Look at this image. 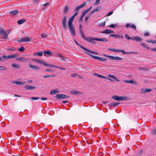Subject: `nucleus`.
I'll return each instance as SVG.
<instances>
[{
	"instance_id": "nucleus-1",
	"label": "nucleus",
	"mask_w": 156,
	"mask_h": 156,
	"mask_svg": "<svg viewBox=\"0 0 156 156\" xmlns=\"http://www.w3.org/2000/svg\"><path fill=\"white\" fill-rule=\"evenodd\" d=\"M78 14L77 12L75 13L72 16H71L68 22V24L69 29L71 32V35L73 36H74L75 35V28L72 24L73 22V21L74 18Z\"/></svg>"
},
{
	"instance_id": "nucleus-2",
	"label": "nucleus",
	"mask_w": 156,
	"mask_h": 156,
	"mask_svg": "<svg viewBox=\"0 0 156 156\" xmlns=\"http://www.w3.org/2000/svg\"><path fill=\"white\" fill-rule=\"evenodd\" d=\"M112 98L117 101H122L127 100V97H119L116 95L113 96Z\"/></svg>"
},
{
	"instance_id": "nucleus-3",
	"label": "nucleus",
	"mask_w": 156,
	"mask_h": 156,
	"mask_svg": "<svg viewBox=\"0 0 156 156\" xmlns=\"http://www.w3.org/2000/svg\"><path fill=\"white\" fill-rule=\"evenodd\" d=\"M69 97V96L65 95L64 94H58L55 96V98L57 99H60L68 98Z\"/></svg>"
},
{
	"instance_id": "nucleus-4",
	"label": "nucleus",
	"mask_w": 156,
	"mask_h": 156,
	"mask_svg": "<svg viewBox=\"0 0 156 156\" xmlns=\"http://www.w3.org/2000/svg\"><path fill=\"white\" fill-rule=\"evenodd\" d=\"M31 39L30 37H22L18 40V42H29L31 41Z\"/></svg>"
},
{
	"instance_id": "nucleus-5",
	"label": "nucleus",
	"mask_w": 156,
	"mask_h": 156,
	"mask_svg": "<svg viewBox=\"0 0 156 156\" xmlns=\"http://www.w3.org/2000/svg\"><path fill=\"white\" fill-rule=\"evenodd\" d=\"M88 54L89 55L90 57H91L94 59H97L99 61H106V59L104 58L98 56H94L90 54Z\"/></svg>"
},
{
	"instance_id": "nucleus-6",
	"label": "nucleus",
	"mask_w": 156,
	"mask_h": 156,
	"mask_svg": "<svg viewBox=\"0 0 156 156\" xmlns=\"http://www.w3.org/2000/svg\"><path fill=\"white\" fill-rule=\"evenodd\" d=\"M107 58L112 60H121L123 59L121 57H114L113 56L109 55H108V56H107Z\"/></svg>"
},
{
	"instance_id": "nucleus-7",
	"label": "nucleus",
	"mask_w": 156,
	"mask_h": 156,
	"mask_svg": "<svg viewBox=\"0 0 156 156\" xmlns=\"http://www.w3.org/2000/svg\"><path fill=\"white\" fill-rule=\"evenodd\" d=\"M93 74L94 76H96V77H101V78H102L104 79H107L108 80L110 81L112 80L111 79L108 78V77H107L105 76L101 75L99 74H98L97 73H93Z\"/></svg>"
},
{
	"instance_id": "nucleus-8",
	"label": "nucleus",
	"mask_w": 156,
	"mask_h": 156,
	"mask_svg": "<svg viewBox=\"0 0 156 156\" xmlns=\"http://www.w3.org/2000/svg\"><path fill=\"white\" fill-rule=\"evenodd\" d=\"M152 90L151 88H143L141 89V93L143 94H144L147 92H150Z\"/></svg>"
},
{
	"instance_id": "nucleus-9",
	"label": "nucleus",
	"mask_w": 156,
	"mask_h": 156,
	"mask_svg": "<svg viewBox=\"0 0 156 156\" xmlns=\"http://www.w3.org/2000/svg\"><path fill=\"white\" fill-rule=\"evenodd\" d=\"M86 3L85 2H84L81 5L76 7L75 9V11L76 12H77L82 8L85 6L86 5Z\"/></svg>"
},
{
	"instance_id": "nucleus-10",
	"label": "nucleus",
	"mask_w": 156,
	"mask_h": 156,
	"mask_svg": "<svg viewBox=\"0 0 156 156\" xmlns=\"http://www.w3.org/2000/svg\"><path fill=\"white\" fill-rule=\"evenodd\" d=\"M32 60L39 64L43 65L45 66L46 62L43 60H38L35 59H33Z\"/></svg>"
},
{
	"instance_id": "nucleus-11",
	"label": "nucleus",
	"mask_w": 156,
	"mask_h": 156,
	"mask_svg": "<svg viewBox=\"0 0 156 156\" xmlns=\"http://www.w3.org/2000/svg\"><path fill=\"white\" fill-rule=\"evenodd\" d=\"M123 82L124 83H131L134 85H136L137 84V82L133 80H124L123 81Z\"/></svg>"
},
{
	"instance_id": "nucleus-12",
	"label": "nucleus",
	"mask_w": 156,
	"mask_h": 156,
	"mask_svg": "<svg viewBox=\"0 0 156 156\" xmlns=\"http://www.w3.org/2000/svg\"><path fill=\"white\" fill-rule=\"evenodd\" d=\"M66 17L65 16L63 18L62 20V24L63 27L64 29H66Z\"/></svg>"
},
{
	"instance_id": "nucleus-13",
	"label": "nucleus",
	"mask_w": 156,
	"mask_h": 156,
	"mask_svg": "<svg viewBox=\"0 0 156 156\" xmlns=\"http://www.w3.org/2000/svg\"><path fill=\"white\" fill-rule=\"evenodd\" d=\"M101 33L105 34H110L114 33V32L111 30L107 29L105 31H101Z\"/></svg>"
},
{
	"instance_id": "nucleus-14",
	"label": "nucleus",
	"mask_w": 156,
	"mask_h": 156,
	"mask_svg": "<svg viewBox=\"0 0 156 156\" xmlns=\"http://www.w3.org/2000/svg\"><path fill=\"white\" fill-rule=\"evenodd\" d=\"M17 60H19L21 62H26L27 61V59L22 57L18 58L16 59Z\"/></svg>"
},
{
	"instance_id": "nucleus-15",
	"label": "nucleus",
	"mask_w": 156,
	"mask_h": 156,
	"mask_svg": "<svg viewBox=\"0 0 156 156\" xmlns=\"http://www.w3.org/2000/svg\"><path fill=\"white\" fill-rule=\"evenodd\" d=\"M12 83L16 84L17 85H23L25 84V82H20L19 81H12Z\"/></svg>"
},
{
	"instance_id": "nucleus-16",
	"label": "nucleus",
	"mask_w": 156,
	"mask_h": 156,
	"mask_svg": "<svg viewBox=\"0 0 156 156\" xmlns=\"http://www.w3.org/2000/svg\"><path fill=\"white\" fill-rule=\"evenodd\" d=\"M108 50L115 52H120L123 53V52L124 51V50H119L112 48H109Z\"/></svg>"
},
{
	"instance_id": "nucleus-17",
	"label": "nucleus",
	"mask_w": 156,
	"mask_h": 156,
	"mask_svg": "<svg viewBox=\"0 0 156 156\" xmlns=\"http://www.w3.org/2000/svg\"><path fill=\"white\" fill-rule=\"evenodd\" d=\"M28 66L30 68L38 70L39 69V67L35 65H32L30 64L28 65Z\"/></svg>"
},
{
	"instance_id": "nucleus-18",
	"label": "nucleus",
	"mask_w": 156,
	"mask_h": 156,
	"mask_svg": "<svg viewBox=\"0 0 156 156\" xmlns=\"http://www.w3.org/2000/svg\"><path fill=\"white\" fill-rule=\"evenodd\" d=\"M132 40H135L138 42H140L142 39L137 36H135L132 37Z\"/></svg>"
},
{
	"instance_id": "nucleus-19",
	"label": "nucleus",
	"mask_w": 156,
	"mask_h": 156,
	"mask_svg": "<svg viewBox=\"0 0 156 156\" xmlns=\"http://www.w3.org/2000/svg\"><path fill=\"white\" fill-rule=\"evenodd\" d=\"M56 56L60 57L62 60L64 62L66 61L67 60V58L60 54H57L56 55Z\"/></svg>"
},
{
	"instance_id": "nucleus-20",
	"label": "nucleus",
	"mask_w": 156,
	"mask_h": 156,
	"mask_svg": "<svg viewBox=\"0 0 156 156\" xmlns=\"http://www.w3.org/2000/svg\"><path fill=\"white\" fill-rule=\"evenodd\" d=\"M94 39L96 41H101L103 42H105L107 41V40L105 38H94Z\"/></svg>"
},
{
	"instance_id": "nucleus-21",
	"label": "nucleus",
	"mask_w": 156,
	"mask_h": 156,
	"mask_svg": "<svg viewBox=\"0 0 156 156\" xmlns=\"http://www.w3.org/2000/svg\"><path fill=\"white\" fill-rule=\"evenodd\" d=\"M110 36L112 37H114L115 38H123V37L121 35H117L115 34H111L110 35Z\"/></svg>"
},
{
	"instance_id": "nucleus-22",
	"label": "nucleus",
	"mask_w": 156,
	"mask_h": 156,
	"mask_svg": "<svg viewBox=\"0 0 156 156\" xmlns=\"http://www.w3.org/2000/svg\"><path fill=\"white\" fill-rule=\"evenodd\" d=\"M84 48V49L85 51H87V52H89L91 54H93L95 55H97L98 54V52L95 51H91L87 48Z\"/></svg>"
},
{
	"instance_id": "nucleus-23",
	"label": "nucleus",
	"mask_w": 156,
	"mask_h": 156,
	"mask_svg": "<svg viewBox=\"0 0 156 156\" xmlns=\"http://www.w3.org/2000/svg\"><path fill=\"white\" fill-rule=\"evenodd\" d=\"M70 92L71 94L75 95H77L81 94L80 92L79 91L73 90H71Z\"/></svg>"
},
{
	"instance_id": "nucleus-24",
	"label": "nucleus",
	"mask_w": 156,
	"mask_h": 156,
	"mask_svg": "<svg viewBox=\"0 0 156 156\" xmlns=\"http://www.w3.org/2000/svg\"><path fill=\"white\" fill-rule=\"evenodd\" d=\"M123 54H138V52L136 51H129V52H125L124 50V51L123 52Z\"/></svg>"
},
{
	"instance_id": "nucleus-25",
	"label": "nucleus",
	"mask_w": 156,
	"mask_h": 156,
	"mask_svg": "<svg viewBox=\"0 0 156 156\" xmlns=\"http://www.w3.org/2000/svg\"><path fill=\"white\" fill-rule=\"evenodd\" d=\"M11 66L12 67L17 69H19L20 68V65L18 64L12 63Z\"/></svg>"
},
{
	"instance_id": "nucleus-26",
	"label": "nucleus",
	"mask_w": 156,
	"mask_h": 156,
	"mask_svg": "<svg viewBox=\"0 0 156 156\" xmlns=\"http://www.w3.org/2000/svg\"><path fill=\"white\" fill-rule=\"evenodd\" d=\"M25 87L26 88V90L29 89L30 90H33L36 88L35 87L31 86L29 85H26L25 86Z\"/></svg>"
},
{
	"instance_id": "nucleus-27",
	"label": "nucleus",
	"mask_w": 156,
	"mask_h": 156,
	"mask_svg": "<svg viewBox=\"0 0 156 156\" xmlns=\"http://www.w3.org/2000/svg\"><path fill=\"white\" fill-rule=\"evenodd\" d=\"M59 92V91L57 89H55L51 90L50 92V94H53L56 93H58Z\"/></svg>"
},
{
	"instance_id": "nucleus-28",
	"label": "nucleus",
	"mask_w": 156,
	"mask_h": 156,
	"mask_svg": "<svg viewBox=\"0 0 156 156\" xmlns=\"http://www.w3.org/2000/svg\"><path fill=\"white\" fill-rule=\"evenodd\" d=\"M120 103L119 102H117L116 103L112 102L109 104V105L111 106H112L115 107L119 105Z\"/></svg>"
},
{
	"instance_id": "nucleus-29",
	"label": "nucleus",
	"mask_w": 156,
	"mask_h": 156,
	"mask_svg": "<svg viewBox=\"0 0 156 156\" xmlns=\"http://www.w3.org/2000/svg\"><path fill=\"white\" fill-rule=\"evenodd\" d=\"M108 76L109 77L113 78L117 81L119 82V80L117 77L114 75H108Z\"/></svg>"
},
{
	"instance_id": "nucleus-30",
	"label": "nucleus",
	"mask_w": 156,
	"mask_h": 156,
	"mask_svg": "<svg viewBox=\"0 0 156 156\" xmlns=\"http://www.w3.org/2000/svg\"><path fill=\"white\" fill-rule=\"evenodd\" d=\"M26 20L25 19H23L20 20H19L17 21V23L19 24H21L23 23Z\"/></svg>"
},
{
	"instance_id": "nucleus-31",
	"label": "nucleus",
	"mask_w": 156,
	"mask_h": 156,
	"mask_svg": "<svg viewBox=\"0 0 156 156\" xmlns=\"http://www.w3.org/2000/svg\"><path fill=\"white\" fill-rule=\"evenodd\" d=\"M17 56V55L16 54H12L9 55L7 56V57L9 59L13 58Z\"/></svg>"
},
{
	"instance_id": "nucleus-32",
	"label": "nucleus",
	"mask_w": 156,
	"mask_h": 156,
	"mask_svg": "<svg viewBox=\"0 0 156 156\" xmlns=\"http://www.w3.org/2000/svg\"><path fill=\"white\" fill-rule=\"evenodd\" d=\"M9 13L11 14H13V15H16L18 13V11L17 10H15L13 11H10Z\"/></svg>"
},
{
	"instance_id": "nucleus-33",
	"label": "nucleus",
	"mask_w": 156,
	"mask_h": 156,
	"mask_svg": "<svg viewBox=\"0 0 156 156\" xmlns=\"http://www.w3.org/2000/svg\"><path fill=\"white\" fill-rule=\"evenodd\" d=\"M43 52L42 51H39L37 52L34 53V55H38L39 56H41L42 55Z\"/></svg>"
},
{
	"instance_id": "nucleus-34",
	"label": "nucleus",
	"mask_w": 156,
	"mask_h": 156,
	"mask_svg": "<svg viewBox=\"0 0 156 156\" xmlns=\"http://www.w3.org/2000/svg\"><path fill=\"white\" fill-rule=\"evenodd\" d=\"M69 7L68 6H66L64 9L63 12L64 13H66L68 11Z\"/></svg>"
},
{
	"instance_id": "nucleus-35",
	"label": "nucleus",
	"mask_w": 156,
	"mask_h": 156,
	"mask_svg": "<svg viewBox=\"0 0 156 156\" xmlns=\"http://www.w3.org/2000/svg\"><path fill=\"white\" fill-rule=\"evenodd\" d=\"M70 76L71 77H76V76H77L78 77H80V76L79 75L76 73L71 74Z\"/></svg>"
},
{
	"instance_id": "nucleus-36",
	"label": "nucleus",
	"mask_w": 156,
	"mask_h": 156,
	"mask_svg": "<svg viewBox=\"0 0 156 156\" xmlns=\"http://www.w3.org/2000/svg\"><path fill=\"white\" fill-rule=\"evenodd\" d=\"M94 38L90 37L89 38H86V39L85 40L89 42H90L92 40H94V39H92Z\"/></svg>"
},
{
	"instance_id": "nucleus-37",
	"label": "nucleus",
	"mask_w": 156,
	"mask_h": 156,
	"mask_svg": "<svg viewBox=\"0 0 156 156\" xmlns=\"http://www.w3.org/2000/svg\"><path fill=\"white\" fill-rule=\"evenodd\" d=\"M7 69V68L6 67L0 66V70L1 71L6 70Z\"/></svg>"
},
{
	"instance_id": "nucleus-38",
	"label": "nucleus",
	"mask_w": 156,
	"mask_h": 156,
	"mask_svg": "<svg viewBox=\"0 0 156 156\" xmlns=\"http://www.w3.org/2000/svg\"><path fill=\"white\" fill-rule=\"evenodd\" d=\"M141 45L144 48H146L147 49H150V48L148 47V46H147V45H146L144 43H142L141 44Z\"/></svg>"
},
{
	"instance_id": "nucleus-39",
	"label": "nucleus",
	"mask_w": 156,
	"mask_h": 156,
	"mask_svg": "<svg viewBox=\"0 0 156 156\" xmlns=\"http://www.w3.org/2000/svg\"><path fill=\"white\" fill-rule=\"evenodd\" d=\"M146 41L149 43H151V44H155L156 43V40H147Z\"/></svg>"
},
{
	"instance_id": "nucleus-40",
	"label": "nucleus",
	"mask_w": 156,
	"mask_h": 156,
	"mask_svg": "<svg viewBox=\"0 0 156 156\" xmlns=\"http://www.w3.org/2000/svg\"><path fill=\"white\" fill-rule=\"evenodd\" d=\"M46 54L49 55H51V52L49 51H45L44 52V55L45 56V54Z\"/></svg>"
},
{
	"instance_id": "nucleus-41",
	"label": "nucleus",
	"mask_w": 156,
	"mask_h": 156,
	"mask_svg": "<svg viewBox=\"0 0 156 156\" xmlns=\"http://www.w3.org/2000/svg\"><path fill=\"white\" fill-rule=\"evenodd\" d=\"M74 41L75 42V43L78 46H80V48H82L84 50V48H85V47L82 46L81 45H80L76 41L75 39L74 40Z\"/></svg>"
},
{
	"instance_id": "nucleus-42",
	"label": "nucleus",
	"mask_w": 156,
	"mask_h": 156,
	"mask_svg": "<svg viewBox=\"0 0 156 156\" xmlns=\"http://www.w3.org/2000/svg\"><path fill=\"white\" fill-rule=\"evenodd\" d=\"M88 12H89L87 10V9L85 10L82 13V15L84 16Z\"/></svg>"
},
{
	"instance_id": "nucleus-43",
	"label": "nucleus",
	"mask_w": 156,
	"mask_h": 156,
	"mask_svg": "<svg viewBox=\"0 0 156 156\" xmlns=\"http://www.w3.org/2000/svg\"><path fill=\"white\" fill-rule=\"evenodd\" d=\"M6 50L8 51H15L16 49L14 48L9 47L6 49Z\"/></svg>"
},
{
	"instance_id": "nucleus-44",
	"label": "nucleus",
	"mask_w": 156,
	"mask_h": 156,
	"mask_svg": "<svg viewBox=\"0 0 156 156\" xmlns=\"http://www.w3.org/2000/svg\"><path fill=\"white\" fill-rule=\"evenodd\" d=\"M25 50V48L23 47L22 46L20 48H19L18 50L21 52H23Z\"/></svg>"
},
{
	"instance_id": "nucleus-45",
	"label": "nucleus",
	"mask_w": 156,
	"mask_h": 156,
	"mask_svg": "<svg viewBox=\"0 0 156 156\" xmlns=\"http://www.w3.org/2000/svg\"><path fill=\"white\" fill-rule=\"evenodd\" d=\"M5 32L3 29L0 28V34H4Z\"/></svg>"
},
{
	"instance_id": "nucleus-46",
	"label": "nucleus",
	"mask_w": 156,
	"mask_h": 156,
	"mask_svg": "<svg viewBox=\"0 0 156 156\" xmlns=\"http://www.w3.org/2000/svg\"><path fill=\"white\" fill-rule=\"evenodd\" d=\"M101 7L100 6H98L95 9L96 11H100L101 9Z\"/></svg>"
},
{
	"instance_id": "nucleus-47",
	"label": "nucleus",
	"mask_w": 156,
	"mask_h": 156,
	"mask_svg": "<svg viewBox=\"0 0 156 156\" xmlns=\"http://www.w3.org/2000/svg\"><path fill=\"white\" fill-rule=\"evenodd\" d=\"M125 37L128 40L132 39V37H129V35L127 34H126L125 35Z\"/></svg>"
},
{
	"instance_id": "nucleus-48",
	"label": "nucleus",
	"mask_w": 156,
	"mask_h": 156,
	"mask_svg": "<svg viewBox=\"0 0 156 156\" xmlns=\"http://www.w3.org/2000/svg\"><path fill=\"white\" fill-rule=\"evenodd\" d=\"M55 76L54 75H45V76H44V78H47V77H54Z\"/></svg>"
},
{
	"instance_id": "nucleus-49",
	"label": "nucleus",
	"mask_w": 156,
	"mask_h": 156,
	"mask_svg": "<svg viewBox=\"0 0 156 156\" xmlns=\"http://www.w3.org/2000/svg\"><path fill=\"white\" fill-rule=\"evenodd\" d=\"M106 23V22L105 21L104 23H100L99 24V25L101 27H104L105 26Z\"/></svg>"
},
{
	"instance_id": "nucleus-50",
	"label": "nucleus",
	"mask_w": 156,
	"mask_h": 156,
	"mask_svg": "<svg viewBox=\"0 0 156 156\" xmlns=\"http://www.w3.org/2000/svg\"><path fill=\"white\" fill-rule=\"evenodd\" d=\"M130 27L134 29L135 30H136V26L133 24H132L131 25Z\"/></svg>"
},
{
	"instance_id": "nucleus-51",
	"label": "nucleus",
	"mask_w": 156,
	"mask_h": 156,
	"mask_svg": "<svg viewBox=\"0 0 156 156\" xmlns=\"http://www.w3.org/2000/svg\"><path fill=\"white\" fill-rule=\"evenodd\" d=\"M138 69L139 70H143V71H145L147 70V69H146L144 68H142V67H139V68H138Z\"/></svg>"
},
{
	"instance_id": "nucleus-52",
	"label": "nucleus",
	"mask_w": 156,
	"mask_h": 156,
	"mask_svg": "<svg viewBox=\"0 0 156 156\" xmlns=\"http://www.w3.org/2000/svg\"><path fill=\"white\" fill-rule=\"evenodd\" d=\"M4 35L3 37V39H6L8 37V34L6 33L5 32V33H4Z\"/></svg>"
},
{
	"instance_id": "nucleus-53",
	"label": "nucleus",
	"mask_w": 156,
	"mask_h": 156,
	"mask_svg": "<svg viewBox=\"0 0 156 156\" xmlns=\"http://www.w3.org/2000/svg\"><path fill=\"white\" fill-rule=\"evenodd\" d=\"M152 134L153 135L156 134V127L155 128L152 132Z\"/></svg>"
},
{
	"instance_id": "nucleus-54",
	"label": "nucleus",
	"mask_w": 156,
	"mask_h": 156,
	"mask_svg": "<svg viewBox=\"0 0 156 156\" xmlns=\"http://www.w3.org/2000/svg\"><path fill=\"white\" fill-rule=\"evenodd\" d=\"M100 0H96V2L94 4V5H98Z\"/></svg>"
},
{
	"instance_id": "nucleus-55",
	"label": "nucleus",
	"mask_w": 156,
	"mask_h": 156,
	"mask_svg": "<svg viewBox=\"0 0 156 156\" xmlns=\"http://www.w3.org/2000/svg\"><path fill=\"white\" fill-rule=\"evenodd\" d=\"M41 36L43 38H45L47 37V35H46V34H41Z\"/></svg>"
},
{
	"instance_id": "nucleus-56",
	"label": "nucleus",
	"mask_w": 156,
	"mask_h": 156,
	"mask_svg": "<svg viewBox=\"0 0 156 156\" xmlns=\"http://www.w3.org/2000/svg\"><path fill=\"white\" fill-rule=\"evenodd\" d=\"M39 98L38 97H32L31 98V99L32 100H37Z\"/></svg>"
},
{
	"instance_id": "nucleus-57",
	"label": "nucleus",
	"mask_w": 156,
	"mask_h": 156,
	"mask_svg": "<svg viewBox=\"0 0 156 156\" xmlns=\"http://www.w3.org/2000/svg\"><path fill=\"white\" fill-rule=\"evenodd\" d=\"M90 16H87L85 17V21L86 22H87V21L88 20V19L90 17Z\"/></svg>"
},
{
	"instance_id": "nucleus-58",
	"label": "nucleus",
	"mask_w": 156,
	"mask_h": 156,
	"mask_svg": "<svg viewBox=\"0 0 156 156\" xmlns=\"http://www.w3.org/2000/svg\"><path fill=\"white\" fill-rule=\"evenodd\" d=\"M113 13L112 11H111L110 12H109L106 16H109L111 15Z\"/></svg>"
},
{
	"instance_id": "nucleus-59",
	"label": "nucleus",
	"mask_w": 156,
	"mask_h": 156,
	"mask_svg": "<svg viewBox=\"0 0 156 156\" xmlns=\"http://www.w3.org/2000/svg\"><path fill=\"white\" fill-rule=\"evenodd\" d=\"M81 34L82 37L85 40L86 38L84 37L83 33H81Z\"/></svg>"
},
{
	"instance_id": "nucleus-60",
	"label": "nucleus",
	"mask_w": 156,
	"mask_h": 156,
	"mask_svg": "<svg viewBox=\"0 0 156 156\" xmlns=\"http://www.w3.org/2000/svg\"><path fill=\"white\" fill-rule=\"evenodd\" d=\"M53 65H51V64H47L46 63L45 64V66H50V67H53Z\"/></svg>"
},
{
	"instance_id": "nucleus-61",
	"label": "nucleus",
	"mask_w": 156,
	"mask_h": 156,
	"mask_svg": "<svg viewBox=\"0 0 156 156\" xmlns=\"http://www.w3.org/2000/svg\"><path fill=\"white\" fill-rule=\"evenodd\" d=\"M144 35L145 37H147L149 35V34L148 32H146L144 33Z\"/></svg>"
},
{
	"instance_id": "nucleus-62",
	"label": "nucleus",
	"mask_w": 156,
	"mask_h": 156,
	"mask_svg": "<svg viewBox=\"0 0 156 156\" xmlns=\"http://www.w3.org/2000/svg\"><path fill=\"white\" fill-rule=\"evenodd\" d=\"M131 25L129 23H127L126 24V27L127 28H128V27H130V26H131Z\"/></svg>"
},
{
	"instance_id": "nucleus-63",
	"label": "nucleus",
	"mask_w": 156,
	"mask_h": 156,
	"mask_svg": "<svg viewBox=\"0 0 156 156\" xmlns=\"http://www.w3.org/2000/svg\"><path fill=\"white\" fill-rule=\"evenodd\" d=\"M109 27L111 28H113L115 27V25L114 24H112L109 26Z\"/></svg>"
},
{
	"instance_id": "nucleus-64",
	"label": "nucleus",
	"mask_w": 156,
	"mask_h": 156,
	"mask_svg": "<svg viewBox=\"0 0 156 156\" xmlns=\"http://www.w3.org/2000/svg\"><path fill=\"white\" fill-rule=\"evenodd\" d=\"M41 99L42 100H45L47 99V98L46 97H43L41 98Z\"/></svg>"
}]
</instances>
